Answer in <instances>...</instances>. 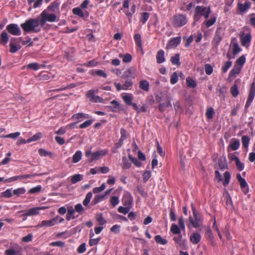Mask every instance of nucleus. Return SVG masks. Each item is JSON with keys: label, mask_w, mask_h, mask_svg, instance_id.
<instances>
[{"label": "nucleus", "mask_w": 255, "mask_h": 255, "mask_svg": "<svg viewBox=\"0 0 255 255\" xmlns=\"http://www.w3.org/2000/svg\"><path fill=\"white\" fill-rule=\"evenodd\" d=\"M38 18H29L20 24V27L25 33H37L41 30Z\"/></svg>", "instance_id": "f257e3e1"}, {"label": "nucleus", "mask_w": 255, "mask_h": 255, "mask_svg": "<svg viewBox=\"0 0 255 255\" xmlns=\"http://www.w3.org/2000/svg\"><path fill=\"white\" fill-rule=\"evenodd\" d=\"M90 118V116L89 114L83 113H78L73 115L71 117V119L74 121H77V123H78L85 119H88Z\"/></svg>", "instance_id": "f8f14e48"}, {"label": "nucleus", "mask_w": 255, "mask_h": 255, "mask_svg": "<svg viewBox=\"0 0 255 255\" xmlns=\"http://www.w3.org/2000/svg\"><path fill=\"white\" fill-rule=\"evenodd\" d=\"M133 82L131 80H127L125 83L123 84V90H130L132 87Z\"/></svg>", "instance_id": "58836bf2"}, {"label": "nucleus", "mask_w": 255, "mask_h": 255, "mask_svg": "<svg viewBox=\"0 0 255 255\" xmlns=\"http://www.w3.org/2000/svg\"><path fill=\"white\" fill-rule=\"evenodd\" d=\"M178 76L176 72H174L170 77V82L172 85L175 84L178 82Z\"/></svg>", "instance_id": "69168bd1"}, {"label": "nucleus", "mask_w": 255, "mask_h": 255, "mask_svg": "<svg viewBox=\"0 0 255 255\" xmlns=\"http://www.w3.org/2000/svg\"><path fill=\"white\" fill-rule=\"evenodd\" d=\"M111 105L109 106L108 108L113 112H117L118 110L120 109V105L119 103L115 100L111 102Z\"/></svg>", "instance_id": "cd10ccee"}, {"label": "nucleus", "mask_w": 255, "mask_h": 255, "mask_svg": "<svg viewBox=\"0 0 255 255\" xmlns=\"http://www.w3.org/2000/svg\"><path fill=\"white\" fill-rule=\"evenodd\" d=\"M191 209L193 212V218L191 216L189 217V222L194 228H198L203 223L202 216L196 211L193 203L191 204Z\"/></svg>", "instance_id": "7ed1b4c3"}, {"label": "nucleus", "mask_w": 255, "mask_h": 255, "mask_svg": "<svg viewBox=\"0 0 255 255\" xmlns=\"http://www.w3.org/2000/svg\"><path fill=\"white\" fill-rule=\"evenodd\" d=\"M181 229L177 225L172 224L170 228V231L175 235L181 234Z\"/></svg>", "instance_id": "79ce46f5"}, {"label": "nucleus", "mask_w": 255, "mask_h": 255, "mask_svg": "<svg viewBox=\"0 0 255 255\" xmlns=\"http://www.w3.org/2000/svg\"><path fill=\"white\" fill-rule=\"evenodd\" d=\"M232 62L229 60L228 61H227L224 65L222 67V71L223 73H226L228 70H229V69L230 68V67L232 66Z\"/></svg>", "instance_id": "052dcab7"}, {"label": "nucleus", "mask_w": 255, "mask_h": 255, "mask_svg": "<svg viewBox=\"0 0 255 255\" xmlns=\"http://www.w3.org/2000/svg\"><path fill=\"white\" fill-rule=\"evenodd\" d=\"M122 99L127 105L130 106L132 104L133 96L131 94H128L122 96Z\"/></svg>", "instance_id": "7c9ffc66"}, {"label": "nucleus", "mask_w": 255, "mask_h": 255, "mask_svg": "<svg viewBox=\"0 0 255 255\" xmlns=\"http://www.w3.org/2000/svg\"><path fill=\"white\" fill-rule=\"evenodd\" d=\"M130 209V208H129L128 206H125V207L120 206L118 208V210L119 213H123V214L126 215L129 212Z\"/></svg>", "instance_id": "e2e57ef3"}, {"label": "nucleus", "mask_w": 255, "mask_h": 255, "mask_svg": "<svg viewBox=\"0 0 255 255\" xmlns=\"http://www.w3.org/2000/svg\"><path fill=\"white\" fill-rule=\"evenodd\" d=\"M231 93L232 96L236 98L237 97L239 94V91L238 90V86L237 84H234L231 88Z\"/></svg>", "instance_id": "09e8293b"}, {"label": "nucleus", "mask_w": 255, "mask_h": 255, "mask_svg": "<svg viewBox=\"0 0 255 255\" xmlns=\"http://www.w3.org/2000/svg\"><path fill=\"white\" fill-rule=\"evenodd\" d=\"M245 62L246 57L245 55H242L236 60L235 65L241 66V68H242Z\"/></svg>", "instance_id": "8fccbe9b"}, {"label": "nucleus", "mask_w": 255, "mask_h": 255, "mask_svg": "<svg viewBox=\"0 0 255 255\" xmlns=\"http://www.w3.org/2000/svg\"><path fill=\"white\" fill-rule=\"evenodd\" d=\"M231 179V175L229 171H226L224 173V179L223 180V184L224 186H227L229 184Z\"/></svg>", "instance_id": "ea45409f"}, {"label": "nucleus", "mask_w": 255, "mask_h": 255, "mask_svg": "<svg viewBox=\"0 0 255 255\" xmlns=\"http://www.w3.org/2000/svg\"><path fill=\"white\" fill-rule=\"evenodd\" d=\"M46 208L45 207H34L29 209L27 212L24 214L26 216H33L39 214V211L44 210Z\"/></svg>", "instance_id": "2eb2a0df"}, {"label": "nucleus", "mask_w": 255, "mask_h": 255, "mask_svg": "<svg viewBox=\"0 0 255 255\" xmlns=\"http://www.w3.org/2000/svg\"><path fill=\"white\" fill-rule=\"evenodd\" d=\"M128 157L129 158L131 162L133 163L136 166L140 167L141 166V162L139 161L137 158L132 157V156L130 154L128 155Z\"/></svg>", "instance_id": "603ef678"}, {"label": "nucleus", "mask_w": 255, "mask_h": 255, "mask_svg": "<svg viewBox=\"0 0 255 255\" xmlns=\"http://www.w3.org/2000/svg\"><path fill=\"white\" fill-rule=\"evenodd\" d=\"M170 62L173 65L177 66L180 65V54L179 53H177L175 54L174 56H172L170 58Z\"/></svg>", "instance_id": "f704fd0d"}, {"label": "nucleus", "mask_w": 255, "mask_h": 255, "mask_svg": "<svg viewBox=\"0 0 255 255\" xmlns=\"http://www.w3.org/2000/svg\"><path fill=\"white\" fill-rule=\"evenodd\" d=\"M72 12L74 14L81 18H83L85 16L84 11L79 7H76L73 8Z\"/></svg>", "instance_id": "c9c22d12"}, {"label": "nucleus", "mask_w": 255, "mask_h": 255, "mask_svg": "<svg viewBox=\"0 0 255 255\" xmlns=\"http://www.w3.org/2000/svg\"><path fill=\"white\" fill-rule=\"evenodd\" d=\"M60 6V2L58 0H56L50 3L46 9L49 11L55 12L56 10L58 9Z\"/></svg>", "instance_id": "412c9836"}, {"label": "nucleus", "mask_w": 255, "mask_h": 255, "mask_svg": "<svg viewBox=\"0 0 255 255\" xmlns=\"http://www.w3.org/2000/svg\"><path fill=\"white\" fill-rule=\"evenodd\" d=\"M48 10L44 9L39 16L40 25L43 26L47 21L54 22L56 21L57 16L54 13H48Z\"/></svg>", "instance_id": "20e7f679"}, {"label": "nucleus", "mask_w": 255, "mask_h": 255, "mask_svg": "<svg viewBox=\"0 0 255 255\" xmlns=\"http://www.w3.org/2000/svg\"><path fill=\"white\" fill-rule=\"evenodd\" d=\"M7 31L11 35L19 36L21 34V30L16 23H10L6 26Z\"/></svg>", "instance_id": "1a4fd4ad"}, {"label": "nucleus", "mask_w": 255, "mask_h": 255, "mask_svg": "<svg viewBox=\"0 0 255 255\" xmlns=\"http://www.w3.org/2000/svg\"><path fill=\"white\" fill-rule=\"evenodd\" d=\"M134 42L136 45L140 48L142 47V42L141 39V35L140 34L137 33L134 34L133 36Z\"/></svg>", "instance_id": "a18cd8bd"}, {"label": "nucleus", "mask_w": 255, "mask_h": 255, "mask_svg": "<svg viewBox=\"0 0 255 255\" xmlns=\"http://www.w3.org/2000/svg\"><path fill=\"white\" fill-rule=\"evenodd\" d=\"M92 193L91 192H89L87 194L83 202V204L85 206H87L89 204L92 197Z\"/></svg>", "instance_id": "5fc2aeb1"}, {"label": "nucleus", "mask_w": 255, "mask_h": 255, "mask_svg": "<svg viewBox=\"0 0 255 255\" xmlns=\"http://www.w3.org/2000/svg\"><path fill=\"white\" fill-rule=\"evenodd\" d=\"M74 210L75 211V212H76L80 214H82L84 212L85 209L81 204L79 203L75 206Z\"/></svg>", "instance_id": "0e129e2a"}, {"label": "nucleus", "mask_w": 255, "mask_h": 255, "mask_svg": "<svg viewBox=\"0 0 255 255\" xmlns=\"http://www.w3.org/2000/svg\"><path fill=\"white\" fill-rule=\"evenodd\" d=\"M96 220L100 226H103L106 223V221L103 218L102 214H99L96 216Z\"/></svg>", "instance_id": "680f3d73"}, {"label": "nucleus", "mask_w": 255, "mask_h": 255, "mask_svg": "<svg viewBox=\"0 0 255 255\" xmlns=\"http://www.w3.org/2000/svg\"><path fill=\"white\" fill-rule=\"evenodd\" d=\"M252 36L250 34H247L241 37V43L243 46H247L251 41Z\"/></svg>", "instance_id": "393cba45"}, {"label": "nucleus", "mask_w": 255, "mask_h": 255, "mask_svg": "<svg viewBox=\"0 0 255 255\" xmlns=\"http://www.w3.org/2000/svg\"><path fill=\"white\" fill-rule=\"evenodd\" d=\"M251 7V3L249 2H245L244 3H239L238 7L242 12H245Z\"/></svg>", "instance_id": "2f4dec72"}, {"label": "nucleus", "mask_w": 255, "mask_h": 255, "mask_svg": "<svg viewBox=\"0 0 255 255\" xmlns=\"http://www.w3.org/2000/svg\"><path fill=\"white\" fill-rule=\"evenodd\" d=\"M214 113L215 112L212 107L208 108L206 111V116L208 119L211 120L213 118Z\"/></svg>", "instance_id": "49530a36"}, {"label": "nucleus", "mask_w": 255, "mask_h": 255, "mask_svg": "<svg viewBox=\"0 0 255 255\" xmlns=\"http://www.w3.org/2000/svg\"><path fill=\"white\" fill-rule=\"evenodd\" d=\"M255 95V79L252 83L250 87V93L245 105V109L247 110L253 102Z\"/></svg>", "instance_id": "6e6552de"}, {"label": "nucleus", "mask_w": 255, "mask_h": 255, "mask_svg": "<svg viewBox=\"0 0 255 255\" xmlns=\"http://www.w3.org/2000/svg\"><path fill=\"white\" fill-rule=\"evenodd\" d=\"M181 39L180 36L170 39L166 45V48L169 49L177 47L180 43Z\"/></svg>", "instance_id": "4468645a"}, {"label": "nucleus", "mask_w": 255, "mask_h": 255, "mask_svg": "<svg viewBox=\"0 0 255 255\" xmlns=\"http://www.w3.org/2000/svg\"><path fill=\"white\" fill-rule=\"evenodd\" d=\"M165 52L163 50L160 49L157 52L156 55V62L158 64H161L165 61V58L164 57Z\"/></svg>", "instance_id": "dca6fc26"}, {"label": "nucleus", "mask_w": 255, "mask_h": 255, "mask_svg": "<svg viewBox=\"0 0 255 255\" xmlns=\"http://www.w3.org/2000/svg\"><path fill=\"white\" fill-rule=\"evenodd\" d=\"M149 17V13L147 12H143L141 13V18L140 19V21L142 24H145L146 22L147 21Z\"/></svg>", "instance_id": "6e6d98bb"}, {"label": "nucleus", "mask_w": 255, "mask_h": 255, "mask_svg": "<svg viewBox=\"0 0 255 255\" xmlns=\"http://www.w3.org/2000/svg\"><path fill=\"white\" fill-rule=\"evenodd\" d=\"M219 93L218 96L221 100H224L226 97V94L227 93V89L225 86L220 87L217 89Z\"/></svg>", "instance_id": "473e14b6"}, {"label": "nucleus", "mask_w": 255, "mask_h": 255, "mask_svg": "<svg viewBox=\"0 0 255 255\" xmlns=\"http://www.w3.org/2000/svg\"><path fill=\"white\" fill-rule=\"evenodd\" d=\"M154 239L155 242L157 244H159L162 245H165L167 243V241L166 240L162 238L161 236L160 235H156L154 237Z\"/></svg>", "instance_id": "3c124183"}, {"label": "nucleus", "mask_w": 255, "mask_h": 255, "mask_svg": "<svg viewBox=\"0 0 255 255\" xmlns=\"http://www.w3.org/2000/svg\"><path fill=\"white\" fill-rule=\"evenodd\" d=\"M26 192V190L24 187L18 188L13 191V194L15 196H18L20 195L24 194Z\"/></svg>", "instance_id": "864d4df0"}, {"label": "nucleus", "mask_w": 255, "mask_h": 255, "mask_svg": "<svg viewBox=\"0 0 255 255\" xmlns=\"http://www.w3.org/2000/svg\"><path fill=\"white\" fill-rule=\"evenodd\" d=\"M201 240V236L197 233H193L190 237V241L194 245L198 244Z\"/></svg>", "instance_id": "a211bd4d"}, {"label": "nucleus", "mask_w": 255, "mask_h": 255, "mask_svg": "<svg viewBox=\"0 0 255 255\" xmlns=\"http://www.w3.org/2000/svg\"><path fill=\"white\" fill-rule=\"evenodd\" d=\"M57 218H54L50 220H43L38 225L39 227H50L57 224Z\"/></svg>", "instance_id": "ddd939ff"}, {"label": "nucleus", "mask_w": 255, "mask_h": 255, "mask_svg": "<svg viewBox=\"0 0 255 255\" xmlns=\"http://www.w3.org/2000/svg\"><path fill=\"white\" fill-rule=\"evenodd\" d=\"M8 41V35L5 30L2 31L0 35V44L5 45Z\"/></svg>", "instance_id": "5701e85b"}, {"label": "nucleus", "mask_w": 255, "mask_h": 255, "mask_svg": "<svg viewBox=\"0 0 255 255\" xmlns=\"http://www.w3.org/2000/svg\"><path fill=\"white\" fill-rule=\"evenodd\" d=\"M232 140L233 141L229 145L228 150H229V148H231L233 150H236L239 148L240 146V142L239 139L233 138Z\"/></svg>", "instance_id": "b1692460"}, {"label": "nucleus", "mask_w": 255, "mask_h": 255, "mask_svg": "<svg viewBox=\"0 0 255 255\" xmlns=\"http://www.w3.org/2000/svg\"><path fill=\"white\" fill-rule=\"evenodd\" d=\"M18 251L14 250L12 248L6 250L4 252L5 255H17Z\"/></svg>", "instance_id": "774afa93"}, {"label": "nucleus", "mask_w": 255, "mask_h": 255, "mask_svg": "<svg viewBox=\"0 0 255 255\" xmlns=\"http://www.w3.org/2000/svg\"><path fill=\"white\" fill-rule=\"evenodd\" d=\"M93 121V120H89L86 121L85 122L80 125L79 128H86L92 124Z\"/></svg>", "instance_id": "338daca9"}, {"label": "nucleus", "mask_w": 255, "mask_h": 255, "mask_svg": "<svg viewBox=\"0 0 255 255\" xmlns=\"http://www.w3.org/2000/svg\"><path fill=\"white\" fill-rule=\"evenodd\" d=\"M171 106L172 105L170 101H168L164 103L160 104L158 106V109L160 112H162L164 111L166 108L171 107Z\"/></svg>", "instance_id": "a19ab883"}, {"label": "nucleus", "mask_w": 255, "mask_h": 255, "mask_svg": "<svg viewBox=\"0 0 255 255\" xmlns=\"http://www.w3.org/2000/svg\"><path fill=\"white\" fill-rule=\"evenodd\" d=\"M83 179V176L81 174H75L71 177V182L72 184H75L77 182L80 181Z\"/></svg>", "instance_id": "de8ad7c7"}, {"label": "nucleus", "mask_w": 255, "mask_h": 255, "mask_svg": "<svg viewBox=\"0 0 255 255\" xmlns=\"http://www.w3.org/2000/svg\"><path fill=\"white\" fill-rule=\"evenodd\" d=\"M41 67L43 68V67H44V66L43 65H39L37 62H34V63H29L27 65L23 66L22 67V69H24L25 68H27V69H32L34 70H37L39 69Z\"/></svg>", "instance_id": "6ab92c4d"}, {"label": "nucleus", "mask_w": 255, "mask_h": 255, "mask_svg": "<svg viewBox=\"0 0 255 255\" xmlns=\"http://www.w3.org/2000/svg\"><path fill=\"white\" fill-rule=\"evenodd\" d=\"M187 86L189 88H194L196 87L197 84L196 81L190 77H188L186 79Z\"/></svg>", "instance_id": "4c0bfd02"}, {"label": "nucleus", "mask_w": 255, "mask_h": 255, "mask_svg": "<svg viewBox=\"0 0 255 255\" xmlns=\"http://www.w3.org/2000/svg\"><path fill=\"white\" fill-rule=\"evenodd\" d=\"M230 47H232L233 54L234 55H236L241 51V49L239 47L237 42H234L230 46Z\"/></svg>", "instance_id": "c03bdc74"}, {"label": "nucleus", "mask_w": 255, "mask_h": 255, "mask_svg": "<svg viewBox=\"0 0 255 255\" xmlns=\"http://www.w3.org/2000/svg\"><path fill=\"white\" fill-rule=\"evenodd\" d=\"M221 28H217L215 32V34L213 39V41L216 43L217 45H218L222 40V37L221 35Z\"/></svg>", "instance_id": "bb28decb"}, {"label": "nucleus", "mask_w": 255, "mask_h": 255, "mask_svg": "<svg viewBox=\"0 0 255 255\" xmlns=\"http://www.w3.org/2000/svg\"><path fill=\"white\" fill-rule=\"evenodd\" d=\"M139 87L144 91L149 90V84L146 80H140L139 83Z\"/></svg>", "instance_id": "c756f323"}, {"label": "nucleus", "mask_w": 255, "mask_h": 255, "mask_svg": "<svg viewBox=\"0 0 255 255\" xmlns=\"http://www.w3.org/2000/svg\"><path fill=\"white\" fill-rule=\"evenodd\" d=\"M122 202L125 206L131 208L133 204V198L129 193L127 192L123 195Z\"/></svg>", "instance_id": "9b49d317"}, {"label": "nucleus", "mask_w": 255, "mask_h": 255, "mask_svg": "<svg viewBox=\"0 0 255 255\" xmlns=\"http://www.w3.org/2000/svg\"><path fill=\"white\" fill-rule=\"evenodd\" d=\"M108 150L105 149L92 153L91 149H89L85 151V156L89 158V162L91 163L94 161L99 159L102 156L106 155L108 153Z\"/></svg>", "instance_id": "39448f33"}, {"label": "nucleus", "mask_w": 255, "mask_h": 255, "mask_svg": "<svg viewBox=\"0 0 255 255\" xmlns=\"http://www.w3.org/2000/svg\"><path fill=\"white\" fill-rule=\"evenodd\" d=\"M250 139L248 135H243L242 137V142L243 146L245 148H248Z\"/></svg>", "instance_id": "13d9d810"}, {"label": "nucleus", "mask_w": 255, "mask_h": 255, "mask_svg": "<svg viewBox=\"0 0 255 255\" xmlns=\"http://www.w3.org/2000/svg\"><path fill=\"white\" fill-rule=\"evenodd\" d=\"M211 13V8L209 6H204L203 5H198L195 7L194 14V22L193 24L196 25V23L198 21L202 16H203L206 19L208 18Z\"/></svg>", "instance_id": "f03ea898"}, {"label": "nucleus", "mask_w": 255, "mask_h": 255, "mask_svg": "<svg viewBox=\"0 0 255 255\" xmlns=\"http://www.w3.org/2000/svg\"><path fill=\"white\" fill-rule=\"evenodd\" d=\"M42 137V134L41 132H37L35 134L32 136L31 137L28 139V142H31L32 141H35L41 138Z\"/></svg>", "instance_id": "4d7b16f0"}, {"label": "nucleus", "mask_w": 255, "mask_h": 255, "mask_svg": "<svg viewBox=\"0 0 255 255\" xmlns=\"http://www.w3.org/2000/svg\"><path fill=\"white\" fill-rule=\"evenodd\" d=\"M9 52L12 53H16L19 49L21 48V46L18 45L17 47L15 44L10 42L9 44Z\"/></svg>", "instance_id": "bf43d9fd"}, {"label": "nucleus", "mask_w": 255, "mask_h": 255, "mask_svg": "<svg viewBox=\"0 0 255 255\" xmlns=\"http://www.w3.org/2000/svg\"><path fill=\"white\" fill-rule=\"evenodd\" d=\"M216 21V17L214 16V17H211L209 19L205 20L203 23H204L205 24L206 27L207 28H209L210 26L214 25Z\"/></svg>", "instance_id": "37998d69"}, {"label": "nucleus", "mask_w": 255, "mask_h": 255, "mask_svg": "<svg viewBox=\"0 0 255 255\" xmlns=\"http://www.w3.org/2000/svg\"><path fill=\"white\" fill-rule=\"evenodd\" d=\"M106 198V195L103 194L97 195L94 197V198L92 200L91 204L92 205H95L98 203L100 202L102 200Z\"/></svg>", "instance_id": "c85d7f7f"}, {"label": "nucleus", "mask_w": 255, "mask_h": 255, "mask_svg": "<svg viewBox=\"0 0 255 255\" xmlns=\"http://www.w3.org/2000/svg\"><path fill=\"white\" fill-rule=\"evenodd\" d=\"M99 90H90L86 93V96L87 98L89 99L90 102L92 103H104V100L99 96L95 95V94L98 93Z\"/></svg>", "instance_id": "0eeeda50"}, {"label": "nucleus", "mask_w": 255, "mask_h": 255, "mask_svg": "<svg viewBox=\"0 0 255 255\" xmlns=\"http://www.w3.org/2000/svg\"><path fill=\"white\" fill-rule=\"evenodd\" d=\"M119 56L120 58H122L123 62L124 63H129L132 60V56L129 53H127L126 54H123L122 53H120Z\"/></svg>", "instance_id": "72a5a7b5"}, {"label": "nucleus", "mask_w": 255, "mask_h": 255, "mask_svg": "<svg viewBox=\"0 0 255 255\" xmlns=\"http://www.w3.org/2000/svg\"><path fill=\"white\" fill-rule=\"evenodd\" d=\"M82 152L80 150L77 151L72 157V162L76 163L78 162L82 158Z\"/></svg>", "instance_id": "e433bc0d"}, {"label": "nucleus", "mask_w": 255, "mask_h": 255, "mask_svg": "<svg viewBox=\"0 0 255 255\" xmlns=\"http://www.w3.org/2000/svg\"><path fill=\"white\" fill-rule=\"evenodd\" d=\"M122 167L123 169L126 170L130 168L131 166V161L129 158L128 159L126 156H123L122 159Z\"/></svg>", "instance_id": "f3484780"}, {"label": "nucleus", "mask_w": 255, "mask_h": 255, "mask_svg": "<svg viewBox=\"0 0 255 255\" xmlns=\"http://www.w3.org/2000/svg\"><path fill=\"white\" fill-rule=\"evenodd\" d=\"M237 179L240 183L241 188L242 189L243 193L247 194L249 192V188L246 180L242 178L240 174L237 175Z\"/></svg>", "instance_id": "9d476101"}, {"label": "nucleus", "mask_w": 255, "mask_h": 255, "mask_svg": "<svg viewBox=\"0 0 255 255\" xmlns=\"http://www.w3.org/2000/svg\"><path fill=\"white\" fill-rule=\"evenodd\" d=\"M75 211L72 207H69L67 208V214L66 215V219L67 221H70L71 219H74L76 217L74 216Z\"/></svg>", "instance_id": "a878e982"}, {"label": "nucleus", "mask_w": 255, "mask_h": 255, "mask_svg": "<svg viewBox=\"0 0 255 255\" xmlns=\"http://www.w3.org/2000/svg\"><path fill=\"white\" fill-rule=\"evenodd\" d=\"M242 68L241 66L235 65L233 68L230 71L229 74V77L230 78L236 77L238 74H240Z\"/></svg>", "instance_id": "aec40b11"}, {"label": "nucleus", "mask_w": 255, "mask_h": 255, "mask_svg": "<svg viewBox=\"0 0 255 255\" xmlns=\"http://www.w3.org/2000/svg\"><path fill=\"white\" fill-rule=\"evenodd\" d=\"M188 22V19L185 15L176 14L173 17L172 23L174 27H179L184 26Z\"/></svg>", "instance_id": "423d86ee"}, {"label": "nucleus", "mask_w": 255, "mask_h": 255, "mask_svg": "<svg viewBox=\"0 0 255 255\" xmlns=\"http://www.w3.org/2000/svg\"><path fill=\"white\" fill-rule=\"evenodd\" d=\"M134 72L135 69L132 68L128 69L126 71L124 72L122 76V78L123 79L125 78H132V79L134 78Z\"/></svg>", "instance_id": "4be33fe9"}]
</instances>
